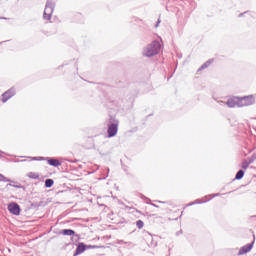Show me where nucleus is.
Returning <instances> with one entry per match:
<instances>
[{"instance_id": "1", "label": "nucleus", "mask_w": 256, "mask_h": 256, "mask_svg": "<svg viewBox=\"0 0 256 256\" xmlns=\"http://www.w3.org/2000/svg\"><path fill=\"white\" fill-rule=\"evenodd\" d=\"M161 51V43L159 41H153L151 44L143 50L144 57H155Z\"/></svg>"}, {"instance_id": "2", "label": "nucleus", "mask_w": 256, "mask_h": 256, "mask_svg": "<svg viewBox=\"0 0 256 256\" xmlns=\"http://www.w3.org/2000/svg\"><path fill=\"white\" fill-rule=\"evenodd\" d=\"M54 10H55V3L47 0L46 6L44 9L43 18L46 19V21H49L51 19V16L53 15Z\"/></svg>"}, {"instance_id": "3", "label": "nucleus", "mask_w": 256, "mask_h": 256, "mask_svg": "<svg viewBox=\"0 0 256 256\" xmlns=\"http://www.w3.org/2000/svg\"><path fill=\"white\" fill-rule=\"evenodd\" d=\"M117 131H119V124L118 123L110 124L107 130L108 137H115V135H117Z\"/></svg>"}, {"instance_id": "4", "label": "nucleus", "mask_w": 256, "mask_h": 256, "mask_svg": "<svg viewBox=\"0 0 256 256\" xmlns=\"http://www.w3.org/2000/svg\"><path fill=\"white\" fill-rule=\"evenodd\" d=\"M253 103H255V99H253V96H245L243 98H240L241 107H247L249 105H253Z\"/></svg>"}, {"instance_id": "5", "label": "nucleus", "mask_w": 256, "mask_h": 256, "mask_svg": "<svg viewBox=\"0 0 256 256\" xmlns=\"http://www.w3.org/2000/svg\"><path fill=\"white\" fill-rule=\"evenodd\" d=\"M241 100L239 97L229 98L226 102L227 107L233 108V107H241L240 105Z\"/></svg>"}, {"instance_id": "6", "label": "nucleus", "mask_w": 256, "mask_h": 256, "mask_svg": "<svg viewBox=\"0 0 256 256\" xmlns=\"http://www.w3.org/2000/svg\"><path fill=\"white\" fill-rule=\"evenodd\" d=\"M15 95V88H10L9 90H7L6 92H4L2 94V103H7L8 99H11V97H14Z\"/></svg>"}, {"instance_id": "7", "label": "nucleus", "mask_w": 256, "mask_h": 256, "mask_svg": "<svg viewBox=\"0 0 256 256\" xmlns=\"http://www.w3.org/2000/svg\"><path fill=\"white\" fill-rule=\"evenodd\" d=\"M8 211H10L12 215H19L21 213V208L19 207V204L13 202L8 205Z\"/></svg>"}, {"instance_id": "8", "label": "nucleus", "mask_w": 256, "mask_h": 256, "mask_svg": "<svg viewBox=\"0 0 256 256\" xmlns=\"http://www.w3.org/2000/svg\"><path fill=\"white\" fill-rule=\"evenodd\" d=\"M253 249V242L250 244H246L240 248L238 255H245V253H249Z\"/></svg>"}, {"instance_id": "9", "label": "nucleus", "mask_w": 256, "mask_h": 256, "mask_svg": "<svg viewBox=\"0 0 256 256\" xmlns=\"http://www.w3.org/2000/svg\"><path fill=\"white\" fill-rule=\"evenodd\" d=\"M86 249H87V248H86L85 244L79 243V245H78L77 248H76V252H75L74 256L81 255V253H84V251H85Z\"/></svg>"}, {"instance_id": "10", "label": "nucleus", "mask_w": 256, "mask_h": 256, "mask_svg": "<svg viewBox=\"0 0 256 256\" xmlns=\"http://www.w3.org/2000/svg\"><path fill=\"white\" fill-rule=\"evenodd\" d=\"M48 165H51L52 167H60L61 163L59 160L54 158H47Z\"/></svg>"}, {"instance_id": "11", "label": "nucleus", "mask_w": 256, "mask_h": 256, "mask_svg": "<svg viewBox=\"0 0 256 256\" xmlns=\"http://www.w3.org/2000/svg\"><path fill=\"white\" fill-rule=\"evenodd\" d=\"M60 235H65L67 237H71V236L75 235V232L71 229H63V230H61Z\"/></svg>"}, {"instance_id": "12", "label": "nucleus", "mask_w": 256, "mask_h": 256, "mask_svg": "<svg viewBox=\"0 0 256 256\" xmlns=\"http://www.w3.org/2000/svg\"><path fill=\"white\" fill-rule=\"evenodd\" d=\"M244 175H245V171L239 170V171L236 173L235 179H236L237 181H239V180L243 179Z\"/></svg>"}, {"instance_id": "13", "label": "nucleus", "mask_w": 256, "mask_h": 256, "mask_svg": "<svg viewBox=\"0 0 256 256\" xmlns=\"http://www.w3.org/2000/svg\"><path fill=\"white\" fill-rule=\"evenodd\" d=\"M27 177H29V179H39V173H37V172H29L27 174Z\"/></svg>"}, {"instance_id": "14", "label": "nucleus", "mask_w": 256, "mask_h": 256, "mask_svg": "<svg viewBox=\"0 0 256 256\" xmlns=\"http://www.w3.org/2000/svg\"><path fill=\"white\" fill-rule=\"evenodd\" d=\"M213 63V60H208L207 62H205L200 68L199 71H203V69H207V67H209V65H211Z\"/></svg>"}, {"instance_id": "15", "label": "nucleus", "mask_w": 256, "mask_h": 256, "mask_svg": "<svg viewBox=\"0 0 256 256\" xmlns=\"http://www.w3.org/2000/svg\"><path fill=\"white\" fill-rule=\"evenodd\" d=\"M55 182L53 181V179H46L45 180V187H47V188H51V187H53V184H54Z\"/></svg>"}, {"instance_id": "16", "label": "nucleus", "mask_w": 256, "mask_h": 256, "mask_svg": "<svg viewBox=\"0 0 256 256\" xmlns=\"http://www.w3.org/2000/svg\"><path fill=\"white\" fill-rule=\"evenodd\" d=\"M144 225H145V223L143 222V220L136 221V227L138 229H143Z\"/></svg>"}, {"instance_id": "17", "label": "nucleus", "mask_w": 256, "mask_h": 256, "mask_svg": "<svg viewBox=\"0 0 256 256\" xmlns=\"http://www.w3.org/2000/svg\"><path fill=\"white\" fill-rule=\"evenodd\" d=\"M249 165H250V162H248L247 160H245V161L242 163V169H249Z\"/></svg>"}, {"instance_id": "18", "label": "nucleus", "mask_w": 256, "mask_h": 256, "mask_svg": "<svg viewBox=\"0 0 256 256\" xmlns=\"http://www.w3.org/2000/svg\"><path fill=\"white\" fill-rule=\"evenodd\" d=\"M1 178H0V181H3L4 183H9V182H11V180L9 179V178H7V177H5V176H0Z\"/></svg>"}, {"instance_id": "19", "label": "nucleus", "mask_w": 256, "mask_h": 256, "mask_svg": "<svg viewBox=\"0 0 256 256\" xmlns=\"http://www.w3.org/2000/svg\"><path fill=\"white\" fill-rule=\"evenodd\" d=\"M43 157H33L32 161H42Z\"/></svg>"}, {"instance_id": "20", "label": "nucleus", "mask_w": 256, "mask_h": 256, "mask_svg": "<svg viewBox=\"0 0 256 256\" xmlns=\"http://www.w3.org/2000/svg\"><path fill=\"white\" fill-rule=\"evenodd\" d=\"M195 203H201V202H199V200H196V202H192L189 205H195Z\"/></svg>"}, {"instance_id": "21", "label": "nucleus", "mask_w": 256, "mask_h": 256, "mask_svg": "<svg viewBox=\"0 0 256 256\" xmlns=\"http://www.w3.org/2000/svg\"><path fill=\"white\" fill-rule=\"evenodd\" d=\"M220 105H225V102H223V101H219L218 102Z\"/></svg>"}, {"instance_id": "22", "label": "nucleus", "mask_w": 256, "mask_h": 256, "mask_svg": "<svg viewBox=\"0 0 256 256\" xmlns=\"http://www.w3.org/2000/svg\"><path fill=\"white\" fill-rule=\"evenodd\" d=\"M13 187H16V189H19L21 186L13 185Z\"/></svg>"}, {"instance_id": "23", "label": "nucleus", "mask_w": 256, "mask_h": 256, "mask_svg": "<svg viewBox=\"0 0 256 256\" xmlns=\"http://www.w3.org/2000/svg\"><path fill=\"white\" fill-rule=\"evenodd\" d=\"M239 17H243V14H239Z\"/></svg>"}, {"instance_id": "24", "label": "nucleus", "mask_w": 256, "mask_h": 256, "mask_svg": "<svg viewBox=\"0 0 256 256\" xmlns=\"http://www.w3.org/2000/svg\"><path fill=\"white\" fill-rule=\"evenodd\" d=\"M0 177H3V174H0Z\"/></svg>"}, {"instance_id": "25", "label": "nucleus", "mask_w": 256, "mask_h": 256, "mask_svg": "<svg viewBox=\"0 0 256 256\" xmlns=\"http://www.w3.org/2000/svg\"><path fill=\"white\" fill-rule=\"evenodd\" d=\"M0 19H7V18H1V17H0Z\"/></svg>"}]
</instances>
